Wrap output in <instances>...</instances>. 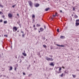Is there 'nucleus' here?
<instances>
[{"mask_svg":"<svg viewBox=\"0 0 79 79\" xmlns=\"http://www.w3.org/2000/svg\"><path fill=\"white\" fill-rule=\"evenodd\" d=\"M46 60H48V61H53V59L52 58H50L48 57H46Z\"/></svg>","mask_w":79,"mask_h":79,"instance_id":"f257e3e1","label":"nucleus"},{"mask_svg":"<svg viewBox=\"0 0 79 79\" xmlns=\"http://www.w3.org/2000/svg\"><path fill=\"white\" fill-rule=\"evenodd\" d=\"M28 3L31 8L32 7V2L31 1H28Z\"/></svg>","mask_w":79,"mask_h":79,"instance_id":"f03ea898","label":"nucleus"},{"mask_svg":"<svg viewBox=\"0 0 79 79\" xmlns=\"http://www.w3.org/2000/svg\"><path fill=\"white\" fill-rule=\"evenodd\" d=\"M13 30H15V31H17L18 30V29H17V27H13Z\"/></svg>","mask_w":79,"mask_h":79,"instance_id":"7ed1b4c3","label":"nucleus"},{"mask_svg":"<svg viewBox=\"0 0 79 79\" xmlns=\"http://www.w3.org/2000/svg\"><path fill=\"white\" fill-rule=\"evenodd\" d=\"M8 16L9 18H12V16H13L12 14L10 13L8 14Z\"/></svg>","mask_w":79,"mask_h":79,"instance_id":"20e7f679","label":"nucleus"},{"mask_svg":"<svg viewBox=\"0 0 79 79\" xmlns=\"http://www.w3.org/2000/svg\"><path fill=\"white\" fill-rule=\"evenodd\" d=\"M50 66H55V64H53V62H51L50 64H49Z\"/></svg>","mask_w":79,"mask_h":79,"instance_id":"39448f33","label":"nucleus"},{"mask_svg":"<svg viewBox=\"0 0 79 79\" xmlns=\"http://www.w3.org/2000/svg\"><path fill=\"white\" fill-rule=\"evenodd\" d=\"M23 55L24 56H27V54L25 53V51H24V53H22Z\"/></svg>","mask_w":79,"mask_h":79,"instance_id":"423d86ee","label":"nucleus"},{"mask_svg":"<svg viewBox=\"0 0 79 79\" xmlns=\"http://www.w3.org/2000/svg\"><path fill=\"white\" fill-rule=\"evenodd\" d=\"M56 45L58 46V47H64V46L63 45H60L58 44H56Z\"/></svg>","mask_w":79,"mask_h":79,"instance_id":"0eeeda50","label":"nucleus"},{"mask_svg":"<svg viewBox=\"0 0 79 79\" xmlns=\"http://www.w3.org/2000/svg\"><path fill=\"white\" fill-rule=\"evenodd\" d=\"M40 31H41V32H42V31H44V29L42 27L40 28Z\"/></svg>","mask_w":79,"mask_h":79,"instance_id":"6e6552de","label":"nucleus"},{"mask_svg":"<svg viewBox=\"0 0 79 79\" xmlns=\"http://www.w3.org/2000/svg\"><path fill=\"white\" fill-rule=\"evenodd\" d=\"M39 5H40L39 4L37 3L35 5V7H38L39 6Z\"/></svg>","mask_w":79,"mask_h":79,"instance_id":"1a4fd4ad","label":"nucleus"},{"mask_svg":"<svg viewBox=\"0 0 79 79\" xmlns=\"http://www.w3.org/2000/svg\"><path fill=\"white\" fill-rule=\"evenodd\" d=\"M75 24L76 26H79V23L76 22Z\"/></svg>","mask_w":79,"mask_h":79,"instance_id":"9d476101","label":"nucleus"},{"mask_svg":"<svg viewBox=\"0 0 79 79\" xmlns=\"http://www.w3.org/2000/svg\"><path fill=\"white\" fill-rule=\"evenodd\" d=\"M64 36H60V39H64Z\"/></svg>","mask_w":79,"mask_h":79,"instance_id":"9b49d317","label":"nucleus"},{"mask_svg":"<svg viewBox=\"0 0 79 79\" xmlns=\"http://www.w3.org/2000/svg\"><path fill=\"white\" fill-rule=\"evenodd\" d=\"M12 69H13V67L11 66H10V67L9 70L11 71V70H12Z\"/></svg>","mask_w":79,"mask_h":79,"instance_id":"f8f14e48","label":"nucleus"},{"mask_svg":"<svg viewBox=\"0 0 79 79\" xmlns=\"http://www.w3.org/2000/svg\"><path fill=\"white\" fill-rule=\"evenodd\" d=\"M64 73H65L66 74L68 73V69H67L65 71H64Z\"/></svg>","mask_w":79,"mask_h":79,"instance_id":"ddd939ff","label":"nucleus"},{"mask_svg":"<svg viewBox=\"0 0 79 79\" xmlns=\"http://www.w3.org/2000/svg\"><path fill=\"white\" fill-rule=\"evenodd\" d=\"M49 9H50V8H47L46 9H45V11H47Z\"/></svg>","mask_w":79,"mask_h":79,"instance_id":"4468645a","label":"nucleus"},{"mask_svg":"<svg viewBox=\"0 0 79 79\" xmlns=\"http://www.w3.org/2000/svg\"><path fill=\"white\" fill-rule=\"evenodd\" d=\"M74 17L75 18H78V16L77 15H75Z\"/></svg>","mask_w":79,"mask_h":79,"instance_id":"2eb2a0df","label":"nucleus"},{"mask_svg":"<svg viewBox=\"0 0 79 79\" xmlns=\"http://www.w3.org/2000/svg\"><path fill=\"white\" fill-rule=\"evenodd\" d=\"M36 26L37 27H39V26H40V24H36Z\"/></svg>","mask_w":79,"mask_h":79,"instance_id":"dca6fc26","label":"nucleus"},{"mask_svg":"<svg viewBox=\"0 0 79 79\" xmlns=\"http://www.w3.org/2000/svg\"><path fill=\"white\" fill-rule=\"evenodd\" d=\"M7 23V21H4V24H6Z\"/></svg>","mask_w":79,"mask_h":79,"instance_id":"f3484780","label":"nucleus"},{"mask_svg":"<svg viewBox=\"0 0 79 79\" xmlns=\"http://www.w3.org/2000/svg\"><path fill=\"white\" fill-rule=\"evenodd\" d=\"M72 76H73L74 78H75V77H76V75L73 74Z\"/></svg>","mask_w":79,"mask_h":79,"instance_id":"a211bd4d","label":"nucleus"},{"mask_svg":"<svg viewBox=\"0 0 79 79\" xmlns=\"http://www.w3.org/2000/svg\"><path fill=\"white\" fill-rule=\"evenodd\" d=\"M32 74H29V75H28V77H30L31 76H32Z\"/></svg>","mask_w":79,"mask_h":79,"instance_id":"6ab92c4d","label":"nucleus"},{"mask_svg":"<svg viewBox=\"0 0 79 79\" xmlns=\"http://www.w3.org/2000/svg\"><path fill=\"white\" fill-rule=\"evenodd\" d=\"M60 77H63V73H62L60 75Z\"/></svg>","mask_w":79,"mask_h":79,"instance_id":"aec40b11","label":"nucleus"},{"mask_svg":"<svg viewBox=\"0 0 79 79\" xmlns=\"http://www.w3.org/2000/svg\"><path fill=\"white\" fill-rule=\"evenodd\" d=\"M76 23H77V22H79V19L76 20Z\"/></svg>","mask_w":79,"mask_h":79,"instance_id":"412c9836","label":"nucleus"},{"mask_svg":"<svg viewBox=\"0 0 79 79\" xmlns=\"http://www.w3.org/2000/svg\"><path fill=\"white\" fill-rule=\"evenodd\" d=\"M43 46L44 48H46V47H47V46H46V45H44Z\"/></svg>","mask_w":79,"mask_h":79,"instance_id":"4be33fe9","label":"nucleus"},{"mask_svg":"<svg viewBox=\"0 0 79 79\" xmlns=\"http://www.w3.org/2000/svg\"><path fill=\"white\" fill-rule=\"evenodd\" d=\"M57 31L58 32H60V31H59V29H57Z\"/></svg>","mask_w":79,"mask_h":79,"instance_id":"5701e85b","label":"nucleus"},{"mask_svg":"<svg viewBox=\"0 0 79 79\" xmlns=\"http://www.w3.org/2000/svg\"><path fill=\"white\" fill-rule=\"evenodd\" d=\"M0 6L1 7H2V8H3V6H2V5H1V4H0Z\"/></svg>","mask_w":79,"mask_h":79,"instance_id":"b1692460","label":"nucleus"},{"mask_svg":"<svg viewBox=\"0 0 79 79\" xmlns=\"http://www.w3.org/2000/svg\"><path fill=\"white\" fill-rule=\"evenodd\" d=\"M4 37H8V35H4Z\"/></svg>","mask_w":79,"mask_h":79,"instance_id":"393cba45","label":"nucleus"},{"mask_svg":"<svg viewBox=\"0 0 79 79\" xmlns=\"http://www.w3.org/2000/svg\"><path fill=\"white\" fill-rule=\"evenodd\" d=\"M32 18H35V15H33L32 16Z\"/></svg>","mask_w":79,"mask_h":79,"instance_id":"a878e982","label":"nucleus"},{"mask_svg":"<svg viewBox=\"0 0 79 79\" xmlns=\"http://www.w3.org/2000/svg\"><path fill=\"white\" fill-rule=\"evenodd\" d=\"M61 73V71H59V72H58V74H60V73Z\"/></svg>","mask_w":79,"mask_h":79,"instance_id":"bb28decb","label":"nucleus"},{"mask_svg":"<svg viewBox=\"0 0 79 79\" xmlns=\"http://www.w3.org/2000/svg\"><path fill=\"white\" fill-rule=\"evenodd\" d=\"M75 9H76L75 8V7H73V11H74V10H75Z\"/></svg>","mask_w":79,"mask_h":79,"instance_id":"cd10ccee","label":"nucleus"},{"mask_svg":"<svg viewBox=\"0 0 79 79\" xmlns=\"http://www.w3.org/2000/svg\"><path fill=\"white\" fill-rule=\"evenodd\" d=\"M61 68L60 67L59 69V71H61Z\"/></svg>","mask_w":79,"mask_h":79,"instance_id":"c85d7f7f","label":"nucleus"},{"mask_svg":"<svg viewBox=\"0 0 79 79\" xmlns=\"http://www.w3.org/2000/svg\"><path fill=\"white\" fill-rule=\"evenodd\" d=\"M21 58H24V56H21Z\"/></svg>","mask_w":79,"mask_h":79,"instance_id":"c756f323","label":"nucleus"},{"mask_svg":"<svg viewBox=\"0 0 79 79\" xmlns=\"http://www.w3.org/2000/svg\"><path fill=\"white\" fill-rule=\"evenodd\" d=\"M67 28H68V27H66L64 28V30H66V29H67Z\"/></svg>","mask_w":79,"mask_h":79,"instance_id":"7c9ffc66","label":"nucleus"},{"mask_svg":"<svg viewBox=\"0 0 79 79\" xmlns=\"http://www.w3.org/2000/svg\"><path fill=\"white\" fill-rule=\"evenodd\" d=\"M44 29H46V26L45 25H44Z\"/></svg>","mask_w":79,"mask_h":79,"instance_id":"2f4dec72","label":"nucleus"},{"mask_svg":"<svg viewBox=\"0 0 79 79\" xmlns=\"http://www.w3.org/2000/svg\"><path fill=\"white\" fill-rule=\"evenodd\" d=\"M55 72L56 73V74H57V73H58V71H57V70H56L55 71Z\"/></svg>","mask_w":79,"mask_h":79,"instance_id":"473e14b6","label":"nucleus"},{"mask_svg":"<svg viewBox=\"0 0 79 79\" xmlns=\"http://www.w3.org/2000/svg\"><path fill=\"white\" fill-rule=\"evenodd\" d=\"M55 13V15L56 16H57V15H58V13Z\"/></svg>","mask_w":79,"mask_h":79,"instance_id":"72a5a7b5","label":"nucleus"},{"mask_svg":"<svg viewBox=\"0 0 79 79\" xmlns=\"http://www.w3.org/2000/svg\"><path fill=\"white\" fill-rule=\"evenodd\" d=\"M2 21H3V20H2V19H1V20H0V22L1 23H2Z\"/></svg>","mask_w":79,"mask_h":79,"instance_id":"f704fd0d","label":"nucleus"},{"mask_svg":"<svg viewBox=\"0 0 79 79\" xmlns=\"http://www.w3.org/2000/svg\"><path fill=\"white\" fill-rule=\"evenodd\" d=\"M23 75H26V73H25L24 72L23 73Z\"/></svg>","mask_w":79,"mask_h":79,"instance_id":"c9c22d12","label":"nucleus"},{"mask_svg":"<svg viewBox=\"0 0 79 79\" xmlns=\"http://www.w3.org/2000/svg\"><path fill=\"white\" fill-rule=\"evenodd\" d=\"M16 5H13L12 6V7H13V8H14L15 7V6H16Z\"/></svg>","mask_w":79,"mask_h":79,"instance_id":"e433bc0d","label":"nucleus"},{"mask_svg":"<svg viewBox=\"0 0 79 79\" xmlns=\"http://www.w3.org/2000/svg\"><path fill=\"white\" fill-rule=\"evenodd\" d=\"M52 16H53V17H55L56 15H52Z\"/></svg>","mask_w":79,"mask_h":79,"instance_id":"4c0bfd02","label":"nucleus"},{"mask_svg":"<svg viewBox=\"0 0 79 79\" xmlns=\"http://www.w3.org/2000/svg\"><path fill=\"white\" fill-rule=\"evenodd\" d=\"M22 36L23 37H24V34H23L22 35Z\"/></svg>","mask_w":79,"mask_h":79,"instance_id":"58836bf2","label":"nucleus"},{"mask_svg":"<svg viewBox=\"0 0 79 79\" xmlns=\"http://www.w3.org/2000/svg\"><path fill=\"white\" fill-rule=\"evenodd\" d=\"M49 56H50L51 57V58H52V57H53V56L52 55H49Z\"/></svg>","mask_w":79,"mask_h":79,"instance_id":"ea45409f","label":"nucleus"},{"mask_svg":"<svg viewBox=\"0 0 79 79\" xmlns=\"http://www.w3.org/2000/svg\"><path fill=\"white\" fill-rule=\"evenodd\" d=\"M34 30H37V28H34Z\"/></svg>","mask_w":79,"mask_h":79,"instance_id":"a19ab883","label":"nucleus"},{"mask_svg":"<svg viewBox=\"0 0 79 79\" xmlns=\"http://www.w3.org/2000/svg\"><path fill=\"white\" fill-rule=\"evenodd\" d=\"M21 32H22V33H23V34H24V32H23V31H21Z\"/></svg>","mask_w":79,"mask_h":79,"instance_id":"79ce46f5","label":"nucleus"},{"mask_svg":"<svg viewBox=\"0 0 79 79\" xmlns=\"http://www.w3.org/2000/svg\"><path fill=\"white\" fill-rule=\"evenodd\" d=\"M33 27H35V25H33Z\"/></svg>","mask_w":79,"mask_h":79,"instance_id":"37998d69","label":"nucleus"},{"mask_svg":"<svg viewBox=\"0 0 79 79\" xmlns=\"http://www.w3.org/2000/svg\"><path fill=\"white\" fill-rule=\"evenodd\" d=\"M40 53H38V55H40Z\"/></svg>","mask_w":79,"mask_h":79,"instance_id":"c03bdc74","label":"nucleus"},{"mask_svg":"<svg viewBox=\"0 0 79 79\" xmlns=\"http://www.w3.org/2000/svg\"><path fill=\"white\" fill-rule=\"evenodd\" d=\"M4 17H5V16H4V15H3V16H2V18H4Z\"/></svg>","mask_w":79,"mask_h":79,"instance_id":"a18cd8bd","label":"nucleus"},{"mask_svg":"<svg viewBox=\"0 0 79 79\" xmlns=\"http://www.w3.org/2000/svg\"><path fill=\"white\" fill-rule=\"evenodd\" d=\"M15 71L16 70V68H15Z\"/></svg>","mask_w":79,"mask_h":79,"instance_id":"49530a36","label":"nucleus"},{"mask_svg":"<svg viewBox=\"0 0 79 79\" xmlns=\"http://www.w3.org/2000/svg\"><path fill=\"white\" fill-rule=\"evenodd\" d=\"M60 13H62V10H60Z\"/></svg>","mask_w":79,"mask_h":79,"instance_id":"de8ad7c7","label":"nucleus"},{"mask_svg":"<svg viewBox=\"0 0 79 79\" xmlns=\"http://www.w3.org/2000/svg\"><path fill=\"white\" fill-rule=\"evenodd\" d=\"M20 60H20V61L19 63H21V59Z\"/></svg>","mask_w":79,"mask_h":79,"instance_id":"09e8293b","label":"nucleus"},{"mask_svg":"<svg viewBox=\"0 0 79 79\" xmlns=\"http://www.w3.org/2000/svg\"><path fill=\"white\" fill-rule=\"evenodd\" d=\"M17 16H19V14H17Z\"/></svg>","mask_w":79,"mask_h":79,"instance_id":"8fccbe9b","label":"nucleus"},{"mask_svg":"<svg viewBox=\"0 0 79 79\" xmlns=\"http://www.w3.org/2000/svg\"><path fill=\"white\" fill-rule=\"evenodd\" d=\"M15 58H17V56H15Z\"/></svg>","mask_w":79,"mask_h":79,"instance_id":"3c124183","label":"nucleus"},{"mask_svg":"<svg viewBox=\"0 0 79 79\" xmlns=\"http://www.w3.org/2000/svg\"><path fill=\"white\" fill-rule=\"evenodd\" d=\"M27 69L28 70V69H29V67H27Z\"/></svg>","mask_w":79,"mask_h":79,"instance_id":"603ef678","label":"nucleus"},{"mask_svg":"<svg viewBox=\"0 0 79 79\" xmlns=\"http://www.w3.org/2000/svg\"><path fill=\"white\" fill-rule=\"evenodd\" d=\"M4 77H6V76L5 75H3Z\"/></svg>","mask_w":79,"mask_h":79,"instance_id":"864d4df0","label":"nucleus"},{"mask_svg":"<svg viewBox=\"0 0 79 79\" xmlns=\"http://www.w3.org/2000/svg\"><path fill=\"white\" fill-rule=\"evenodd\" d=\"M29 67H31V65H29Z\"/></svg>","mask_w":79,"mask_h":79,"instance_id":"5fc2aeb1","label":"nucleus"},{"mask_svg":"<svg viewBox=\"0 0 79 79\" xmlns=\"http://www.w3.org/2000/svg\"><path fill=\"white\" fill-rule=\"evenodd\" d=\"M1 13H2V12L0 11V14H1Z\"/></svg>","mask_w":79,"mask_h":79,"instance_id":"6e6d98bb","label":"nucleus"},{"mask_svg":"<svg viewBox=\"0 0 79 79\" xmlns=\"http://www.w3.org/2000/svg\"><path fill=\"white\" fill-rule=\"evenodd\" d=\"M39 33H40V31H39Z\"/></svg>","mask_w":79,"mask_h":79,"instance_id":"4d7b16f0","label":"nucleus"},{"mask_svg":"<svg viewBox=\"0 0 79 79\" xmlns=\"http://www.w3.org/2000/svg\"><path fill=\"white\" fill-rule=\"evenodd\" d=\"M77 71H79V69H77Z\"/></svg>","mask_w":79,"mask_h":79,"instance_id":"13d9d810","label":"nucleus"},{"mask_svg":"<svg viewBox=\"0 0 79 79\" xmlns=\"http://www.w3.org/2000/svg\"><path fill=\"white\" fill-rule=\"evenodd\" d=\"M2 75H1L0 77H2Z\"/></svg>","mask_w":79,"mask_h":79,"instance_id":"bf43d9fd","label":"nucleus"},{"mask_svg":"<svg viewBox=\"0 0 79 79\" xmlns=\"http://www.w3.org/2000/svg\"><path fill=\"white\" fill-rule=\"evenodd\" d=\"M73 4H74V2H73Z\"/></svg>","mask_w":79,"mask_h":79,"instance_id":"052dcab7","label":"nucleus"},{"mask_svg":"<svg viewBox=\"0 0 79 79\" xmlns=\"http://www.w3.org/2000/svg\"><path fill=\"white\" fill-rule=\"evenodd\" d=\"M34 63H35V61H34Z\"/></svg>","mask_w":79,"mask_h":79,"instance_id":"680f3d73","label":"nucleus"},{"mask_svg":"<svg viewBox=\"0 0 79 79\" xmlns=\"http://www.w3.org/2000/svg\"><path fill=\"white\" fill-rule=\"evenodd\" d=\"M73 15H72V16H73Z\"/></svg>","mask_w":79,"mask_h":79,"instance_id":"e2e57ef3","label":"nucleus"},{"mask_svg":"<svg viewBox=\"0 0 79 79\" xmlns=\"http://www.w3.org/2000/svg\"><path fill=\"white\" fill-rule=\"evenodd\" d=\"M17 32H19V31H17Z\"/></svg>","mask_w":79,"mask_h":79,"instance_id":"0e129e2a","label":"nucleus"},{"mask_svg":"<svg viewBox=\"0 0 79 79\" xmlns=\"http://www.w3.org/2000/svg\"><path fill=\"white\" fill-rule=\"evenodd\" d=\"M11 48H12V46H11Z\"/></svg>","mask_w":79,"mask_h":79,"instance_id":"69168bd1","label":"nucleus"},{"mask_svg":"<svg viewBox=\"0 0 79 79\" xmlns=\"http://www.w3.org/2000/svg\"><path fill=\"white\" fill-rule=\"evenodd\" d=\"M33 21H34V20L33 19Z\"/></svg>","mask_w":79,"mask_h":79,"instance_id":"338daca9","label":"nucleus"},{"mask_svg":"<svg viewBox=\"0 0 79 79\" xmlns=\"http://www.w3.org/2000/svg\"><path fill=\"white\" fill-rule=\"evenodd\" d=\"M78 58H79V56L78 57Z\"/></svg>","mask_w":79,"mask_h":79,"instance_id":"774afa93","label":"nucleus"}]
</instances>
